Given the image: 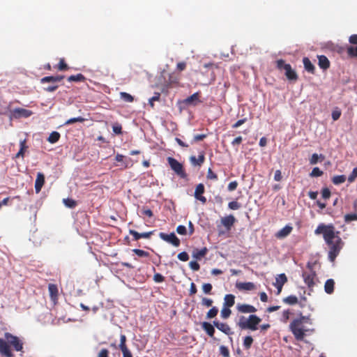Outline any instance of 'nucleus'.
<instances>
[{"label":"nucleus","mask_w":357,"mask_h":357,"mask_svg":"<svg viewBox=\"0 0 357 357\" xmlns=\"http://www.w3.org/2000/svg\"><path fill=\"white\" fill-rule=\"evenodd\" d=\"M314 234H323L324 239L329 247L328 259L331 261H334L343 245L341 238L337 235L339 231L335 233V227L332 225L320 224L314 230Z\"/></svg>","instance_id":"obj_1"},{"label":"nucleus","mask_w":357,"mask_h":357,"mask_svg":"<svg viewBox=\"0 0 357 357\" xmlns=\"http://www.w3.org/2000/svg\"><path fill=\"white\" fill-rule=\"evenodd\" d=\"M5 340L0 338V354L4 357H13V354L10 348L13 347L16 351H20L23 349V343L18 337L10 333H5Z\"/></svg>","instance_id":"obj_2"},{"label":"nucleus","mask_w":357,"mask_h":357,"mask_svg":"<svg viewBox=\"0 0 357 357\" xmlns=\"http://www.w3.org/2000/svg\"><path fill=\"white\" fill-rule=\"evenodd\" d=\"M304 317L294 319L289 324V330L297 341H303L307 332H313L314 329L305 328L303 326Z\"/></svg>","instance_id":"obj_3"},{"label":"nucleus","mask_w":357,"mask_h":357,"mask_svg":"<svg viewBox=\"0 0 357 357\" xmlns=\"http://www.w3.org/2000/svg\"><path fill=\"white\" fill-rule=\"evenodd\" d=\"M261 319L256 314H250L248 317L241 316L238 319V326L243 330H250L255 331L258 329Z\"/></svg>","instance_id":"obj_4"},{"label":"nucleus","mask_w":357,"mask_h":357,"mask_svg":"<svg viewBox=\"0 0 357 357\" xmlns=\"http://www.w3.org/2000/svg\"><path fill=\"white\" fill-rule=\"evenodd\" d=\"M168 163L171 167V169L174 171V172L181 176V178H185L186 174L183 169V166L181 163H180L177 160L172 157L167 158Z\"/></svg>","instance_id":"obj_5"},{"label":"nucleus","mask_w":357,"mask_h":357,"mask_svg":"<svg viewBox=\"0 0 357 357\" xmlns=\"http://www.w3.org/2000/svg\"><path fill=\"white\" fill-rule=\"evenodd\" d=\"M33 114L32 111L22 107L15 108L10 111L9 118L12 119H18L21 118H28Z\"/></svg>","instance_id":"obj_6"},{"label":"nucleus","mask_w":357,"mask_h":357,"mask_svg":"<svg viewBox=\"0 0 357 357\" xmlns=\"http://www.w3.org/2000/svg\"><path fill=\"white\" fill-rule=\"evenodd\" d=\"M307 267L310 269V272L304 271L302 274L304 282L307 284L310 291L315 284L314 279L316 278V273L312 270V266L308 264Z\"/></svg>","instance_id":"obj_7"},{"label":"nucleus","mask_w":357,"mask_h":357,"mask_svg":"<svg viewBox=\"0 0 357 357\" xmlns=\"http://www.w3.org/2000/svg\"><path fill=\"white\" fill-rule=\"evenodd\" d=\"M159 237L162 240L172 244L174 247H178L181 244L179 238L176 236V234L174 232H172L169 234L164 232H160L159 234Z\"/></svg>","instance_id":"obj_8"},{"label":"nucleus","mask_w":357,"mask_h":357,"mask_svg":"<svg viewBox=\"0 0 357 357\" xmlns=\"http://www.w3.org/2000/svg\"><path fill=\"white\" fill-rule=\"evenodd\" d=\"M202 101L200 100V93L199 92H196L182 100V103L186 106H197Z\"/></svg>","instance_id":"obj_9"},{"label":"nucleus","mask_w":357,"mask_h":357,"mask_svg":"<svg viewBox=\"0 0 357 357\" xmlns=\"http://www.w3.org/2000/svg\"><path fill=\"white\" fill-rule=\"evenodd\" d=\"M205 188L204 184L199 183L195 188V197L196 199L201 202L203 204H205L206 203V198L203 196V194L204 193Z\"/></svg>","instance_id":"obj_10"},{"label":"nucleus","mask_w":357,"mask_h":357,"mask_svg":"<svg viewBox=\"0 0 357 357\" xmlns=\"http://www.w3.org/2000/svg\"><path fill=\"white\" fill-rule=\"evenodd\" d=\"M236 310L238 312L243 314L255 313L257 310L255 306L245 303H238L236 305Z\"/></svg>","instance_id":"obj_11"},{"label":"nucleus","mask_w":357,"mask_h":357,"mask_svg":"<svg viewBox=\"0 0 357 357\" xmlns=\"http://www.w3.org/2000/svg\"><path fill=\"white\" fill-rule=\"evenodd\" d=\"M287 278L284 273H281L278 275V277L275 279V283L274 285L278 289L277 294H280L283 285L287 282Z\"/></svg>","instance_id":"obj_12"},{"label":"nucleus","mask_w":357,"mask_h":357,"mask_svg":"<svg viewBox=\"0 0 357 357\" xmlns=\"http://www.w3.org/2000/svg\"><path fill=\"white\" fill-rule=\"evenodd\" d=\"M213 326H215L218 330L222 331L226 335H231L233 332L231 331V328L227 324L222 323L218 321H213Z\"/></svg>","instance_id":"obj_13"},{"label":"nucleus","mask_w":357,"mask_h":357,"mask_svg":"<svg viewBox=\"0 0 357 357\" xmlns=\"http://www.w3.org/2000/svg\"><path fill=\"white\" fill-rule=\"evenodd\" d=\"M236 287L240 291H252L256 289V285L251 282H236Z\"/></svg>","instance_id":"obj_14"},{"label":"nucleus","mask_w":357,"mask_h":357,"mask_svg":"<svg viewBox=\"0 0 357 357\" xmlns=\"http://www.w3.org/2000/svg\"><path fill=\"white\" fill-rule=\"evenodd\" d=\"M45 183V176L43 173L38 172L37 174L36 179L35 181V190L36 193L40 192Z\"/></svg>","instance_id":"obj_15"},{"label":"nucleus","mask_w":357,"mask_h":357,"mask_svg":"<svg viewBox=\"0 0 357 357\" xmlns=\"http://www.w3.org/2000/svg\"><path fill=\"white\" fill-rule=\"evenodd\" d=\"M293 230V227L290 225H286L275 234V237L279 239L284 238L289 236Z\"/></svg>","instance_id":"obj_16"},{"label":"nucleus","mask_w":357,"mask_h":357,"mask_svg":"<svg viewBox=\"0 0 357 357\" xmlns=\"http://www.w3.org/2000/svg\"><path fill=\"white\" fill-rule=\"evenodd\" d=\"M236 222V218L234 215H229L225 216L221 219V222L227 228V230H229L231 227L234 225Z\"/></svg>","instance_id":"obj_17"},{"label":"nucleus","mask_w":357,"mask_h":357,"mask_svg":"<svg viewBox=\"0 0 357 357\" xmlns=\"http://www.w3.org/2000/svg\"><path fill=\"white\" fill-rule=\"evenodd\" d=\"M207 252H208V249L206 247H204L200 250L196 248L192 252V257H193V258L199 260L202 257H205L206 255L207 254Z\"/></svg>","instance_id":"obj_18"},{"label":"nucleus","mask_w":357,"mask_h":357,"mask_svg":"<svg viewBox=\"0 0 357 357\" xmlns=\"http://www.w3.org/2000/svg\"><path fill=\"white\" fill-rule=\"evenodd\" d=\"M190 160L193 165L201 166L205 160V156L204 152L200 153L197 158L195 155H192L190 158Z\"/></svg>","instance_id":"obj_19"},{"label":"nucleus","mask_w":357,"mask_h":357,"mask_svg":"<svg viewBox=\"0 0 357 357\" xmlns=\"http://www.w3.org/2000/svg\"><path fill=\"white\" fill-rule=\"evenodd\" d=\"M202 327L210 337H213L215 333V328L211 324L204 321L202 324Z\"/></svg>","instance_id":"obj_20"},{"label":"nucleus","mask_w":357,"mask_h":357,"mask_svg":"<svg viewBox=\"0 0 357 357\" xmlns=\"http://www.w3.org/2000/svg\"><path fill=\"white\" fill-rule=\"evenodd\" d=\"M335 282L333 279H328L324 284V291L328 294H331L334 291Z\"/></svg>","instance_id":"obj_21"},{"label":"nucleus","mask_w":357,"mask_h":357,"mask_svg":"<svg viewBox=\"0 0 357 357\" xmlns=\"http://www.w3.org/2000/svg\"><path fill=\"white\" fill-rule=\"evenodd\" d=\"M235 303V296L233 294H226L224 298L223 306L231 307Z\"/></svg>","instance_id":"obj_22"},{"label":"nucleus","mask_w":357,"mask_h":357,"mask_svg":"<svg viewBox=\"0 0 357 357\" xmlns=\"http://www.w3.org/2000/svg\"><path fill=\"white\" fill-rule=\"evenodd\" d=\"M347 180L345 175H336L332 178V182L335 185H340Z\"/></svg>","instance_id":"obj_23"},{"label":"nucleus","mask_w":357,"mask_h":357,"mask_svg":"<svg viewBox=\"0 0 357 357\" xmlns=\"http://www.w3.org/2000/svg\"><path fill=\"white\" fill-rule=\"evenodd\" d=\"M60 133L56 131H53L50 133L47 138V141L51 144H54L57 142L60 139Z\"/></svg>","instance_id":"obj_24"},{"label":"nucleus","mask_w":357,"mask_h":357,"mask_svg":"<svg viewBox=\"0 0 357 357\" xmlns=\"http://www.w3.org/2000/svg\"><path fill=\"white\" fill-rule=\"evenodd\" d=\"M48 290L50 292V295L52 298L54 299L58 296V288L57 286L54 284H50L48 286Z\"/></svg>","instance_id":"obj_25"},{"label":"nucleus","mask_w":357,"mask_h":357,"mask_svg":"<svg viewBox=\"0 0 357 357\" xmlns=\"http://www.w3.org/2000/svg\"><path fill=\"white\" fill-rule=\"evenodd\" d=\"M283 302L288 305H295L298 303V298L294 295H290L283 298Z\"/></svg>","instance_id":"obj_26"},{"label":"nucleus","mask_w":357,"mask_h":357,"mask_svg":"<svg viewBox=\"0 0 357 357\" xmlns=\"http://www.w3.org/2000/svg\"><path fill=\"white\" fill-rule=\"evenodd\" d=\"M253 341L254 340H253V338L252 336H250V335L245 336L243 339V345L244 348L246 350L250 349L253 343Z\"/></svg>","instance_id":"obj_27"},{"label":"nucleus","mask_w":357,"mask_h":357,"mask_svg":"<svg viewBox=\"0 0 357 357\" xmlns=\"http://www.w3.org/2000/svg\"><path fill=\"white\" fill-rule=\"evenodd\" d=\"M64 205L70 208H74L77 206V202L73 199L66 198L63 199Z\"/></svg>","instance_id":"obj_28"},{"label":"nucleus","mask_w":357,"mask_h":357,"mask_svg":"<svg viewBox=\"0 0 357 357\" xmlns=\"http://www.w3.org/2000/svg\"><path fill=\"white\" fill-rule=\"evenodd\" d=\"M344 220L347 223L357 221V213H347L344 216Z\"/></svg>","instance_id":"obj_29"},{"label":"nucleus","mask_w":357,"mask_h":357,"mask_svg":"<svg viewBox=\"0 0 357 357\" xmlns=\"http://www.w3.org/2000/svg\"><path fill=\"white\" fill-rule=\"evenodd\" d=\"M319 158L324 160V156L322 154L318 155L317 153H313L310 159V165L317 164Z\"/></svg>","instance_id":"obj_30"},{"label":"nucleus","mask_w":357,"mask_h":357,"mask_svg":"<svg viewBox=\"0 0 357 357\" xmlns=\"http://www.w3.org/2000/svg\"><path fill=\"white\" fill-rule=\"evenodd\" d=\"M121 98L126 102H132L134 100L133 96L126 92H121Z\"/></svg>","instance_id":"obj_31"},{"label":"nucleus","mask_w":357,"mask_h":357,"mask_svg":"<svg viewBox=\"0 0 357 357\" xmlns=\"http://www.w3.org/2000/svg\"><path fill=\"white\" fill-rule=\"evenodd\" d=\"M230 307H225L223 306L222 309L221 310V317L222 319H227L229 317V316L231 314V310L229 309Z\"/></svg>","instance_id":"obj_32"},{"label":"nucleus","mask_w":357,"mask_h":357,"mask_svg":"<svg viewBox=\"0 0 357 357\" xmlns=\"http://www.w3.org/2000/svg\"><path fill=\"white\" fill-rule=\"evenodd\" d=\"M357 178V167H354L351 172V173L349 175L347 178V181L349 183H351L355 181Z\"/></svg>","instance_id":"obj_33"},{"label":"nucleus","mask_w":357,"mask_h":357,"mask_svg":"<svg viewBox=\"0 0 357 357\" xmlns=\"http://www.w3.org/2000/svg\"><path fill=\"white\" fill-rule=\"evenodd\" d=\"M84 121H85V119L82 116L71 118L66 121L65 125H70V124H73V123H77V122L82 123Z\"/></svg>","instance_id":"obj_34"},{"label":"nucleus","mask_w":357,"mask_h":357,"mask_svg":"<svg viewBox=\"0 0 357 357\" xmlns=\"http://www.w3.org/2000/svg\"><path fill=\"white\" fill-rule=\"evenodd\" d=\"M218 313V309L216 307H213L211 309L208 310L206 314L207 319H212L215 317Z\"/></svg>","instance_id":"obj_35"},{"label":"nucleus","mask_w":357,"mask_h":357,"mask_svg":"<svg viewBox=\"0 0 357 357\" xmlns=\"http://www.w3.org/2000/svg\"><path fill=\"white\" fill-rule=\"evenodd\" d=\"M324 174L323 171H321L319 167H314L312 172L310 174L311 177H319L322 176Z\"/></svg>","instance_id":"obj_36"},{"label":"nucleus","mask_w":357,"mask_h":357,"mask_svg":"<svg viewBox=\"0 0 357 357\" xmlns=\"http://www.w3.org/2000/svg\"><path fill=\"white\" fill-rule=\"evenodd\" d=\"M132 252L136 254L137 256L141 257H149V253L146 251L140 249H134Z\"/></svg>","instance_id":"obj_37"},{"label":"nucleus","mask_w":357,"mask_h":357,"mask_svg":"<svg viewBox=\"0 0 357 357\" xmlns=\"http://www.w3.org/2000/svg\"><path fill=\"white\" fill-rule=\"evenodd\" d=\"M112 130L113 132L116 135H121L122 134V126L119 123H115L112 126Z\"/></svg>","instance_id":"obj_38"},{"label":"nucleus","mask_w":357,"mask_h":357,"mask_svg":"<svg viewBox=\"0 0 357 357\" xmlns=\"http://www.w3.org/2000/svg\"><path fill=\"white\" fill-rule=\"evenodd\" d=\"M331 115L333 120L337 121L340 119L341 116V110L339 108L336 107L335 109L333 110Z\"/></svg>","instance_id":"obj_39"},{"label":"nucleus","mask_w":357,"mask_h":357,"mask_svg":"<svg viewBox=\"0 0 357 357\" xmlns=\"http://www.w3.org/2000/svg\"><path fill=\"white\" fill-rule=\"evenodd\" d=\"M213 289L212 284L210 283H204L202 285V290L206 294H211Z\"/></svg>","instance_id":"obj_40"},{"label":"nucleus","mask_w":357,"mask_h":357,"mask_svg":"<svg viewBox=\"0 0 357 357\" xmlns=\"http://www.w3.org/2000/svg\"><path fill=\"white\" fill-rule=\"evenodd\" d=\"M220 354L223 357H229V351L228 348L224 345L220 347Z\"/></svg>","instance_id":"obj_41"},{"label":"nucleus","mask_w":357,"mask_h":357,"mask_svg":"<svg viewBox=\"0 0 357 357\" xmlns=\"http://www.w3.org/2000/svg\"><path fill=\"white\" fill-rule=\"evenodd\" d=\"M228 207L231 210H237L241 208V204L236 201L230 202L228 204Z\"/></svg>","instance_id":"obj_42"},{"label":"nucleus","mask_w":357,"mask_h":357,"mask_svg":"<svg viewBox=\"0 0 357 357\" xmlns=\"http://www.w3.org/2000/svg\"><path fill=\"white\" fill-rule=\"evenodd\" d=\"M206 177L208 179H210V180H214V181L218 180L217 174L215 173H214L211 168H209L208 169Z\"/></svg>","instance_id":"obj_43"},{"label":"nucleus","mask_w":357,"mask_h":357,"mask_svg":"<svg viewBox=\"0 0 357 357\" xmlns=\"http://www.w3.org/2000/svg\"><path fill=\"white\" fill-rule=\"evenodd\" d=\"M177 257L179 260L182 261H187L189 259V255L186 252H180L177 255Z\"/></svg>","instance_id":"obj_44"},{"label":"nucleus","mask_w":357,"mask_h":357,"mask_svg":"<svg viewBox=\"0 0 357 357\" xmlns=\"http://www.w3.org/2000/svg\"><path fill=\"white\" fill-rule=\"evenodd\" d=\"M160 94L159 93H155V95L149 99V105L153 108L154 107V101H158L160 99Z\"/></svg>","instance_id":"obj_45"},{"label":"nucleus","mask_w":357,"mask_h":357,"mask_svg":"<svg viewBox=\"0 0 357 357\" xmlns=\"http://www.w3.org/2000/svg\"><path fill=\"white\" fill-rule=\"evenodd\" d=\"M321 196L324 199H328L331 197V191L328 188H325L321 190Z\"/></svg>","instance_id":"obj_46"},{"label":"nucleus","mask_w":357,"mask_h":357,"mask_svg":"<svg viewBox=\"0 0 357 357\" xmlns=\"http://www.w3.org/2000/svg\"><path fill=\"white\" fill-rule=\"evenodd\" d=\"M213 301L211 298H203L202 299V305L206 307H211L213 304Z\"/></svg>","instance_id":"obj_47"},{"label":"nucleus","mask_w":357,"mask_h":357,"mask_svg":"<svg viewBox=\"0 0 357 357\" xmlns=\"http://www.w3.org/2000/svg\"><path fill=\"white\" fill-rule=\"evenodd\" d=\"M153 280L158 283L162 282L165 281V277L160 273H158L153 275Z\"/></svg>","instance_id":"obj_48"},{"label":"nucleus","mask_w":357,"mask_h":357,"mask_svg":"<svg viewBox=\"0 0 357 357\" xmlns=\"http://www.w3.org/2000/svg\"><path fill=\"white\" fill-rule=\"evenodd\" d=\"M176 232L180 235H185L187 234L186 227L184 225H178L176 228Z\"/></svg>","instance_id":"obj_49"},{"label":"nucleus","mask_w":357,"mask_h":357,"mask_svg":"<svg viewBox=\"0 0 357 357\" xmlns=\"http://www.w3.org/2000/svg\"><path fill=\"white\" fill-rule=\"evenodd\" d=\"M189 266L190 267V268L195 271H197L199 270L200 268V266L199 264L195 261H192L189 263Z\"/></svg>","instance_id":"obj_50"},{"label":"nucleus","mask_w":357,"mask_h":357,"mask_svg":"<svg viewBox=\"0 0 357 357\" xmlns=\"http://www.w3.org/2000/svg\"><path fill=\"white\" fill-rule=\"evenodd\" d=\"M129 234L132 236V237H133L132 240L133 241H138L139 239H140V233L136 231L135 230L130 229L129 230Z\"/></svg>","instance_id":"obj_51"},{"label":"nucleus","mask_w":357,"mask_h":357,"mask_svg":"<svg viewBox=\"0 0 357 357\" xmlns=\"http://www.w3.org/2000/svg\"><path fill=\"white\" fill-rule=\"evenodd\" d=\"M123 353V357H132V355L128 347L120 348Z\"/></svg>","instance_id":"obj_52"},{"label":"nucleus","mask_w":357,"mask_h":357,"mask_svg":"<svg viewBox=\"0 0 357 357\" xmlns=\"http://www.w3.org/2000/svg\"><path fill=\"white\" fill-rule=\"evenodd\" d=\"M238 183L236 181H231L229 183L227 188L229 191H234L236 189Z\"/></svg>","instance_id":"obj_53"},{"label":"nucleus","mask_w":357,"mask_h":357,"mask_svg":"<svg viewBox=\"0 0 357 357\" xmlns=\"http://www.w3.org/2000/svg\"><path fill=\"white\" fill-rule=\"evenodd\" d=\"M246 121H247L246 118L240 119V120L237 121L234 124L232 125V128H237L239 126H241V125H243L244 123H245Z\"/></svg>","instance_id":"obj_54"},{"label":"nucleus","mask_w":357,"mask_h":357,"mask_svg":"<svg viewBox=\"0 0 357 357\" xmlns=\"http://www.w3.org/2000/svg\"><path fill=\"white\" fill-rule=\"evenodd\" d=\"M98 357H109V351L107 349H102L98 353Z\"/></svg>","instance_id":"obj_55"},{"label":"nucleus","mask_w":357,"mask_h":357,"mask_svg":"<svg viewBox=\"0 0 357 357\" xmlns=\"http://www.w3.org/2000/svg\"><path fill=\"white\" fill-rule=\"evenodd\" d=\"M126 337L125 335H121L120 337V344L119 348L126 347Z\"/></svg>","instance_id":"obj_56"},{"label":"nucleus","mask_w":357,"mask_h":357,"mask_svg":"<svg viewBox=\"0 0 357 357\" xmlns=\"http://www.w3.org/2000/svg\"><path fill=\"white\" fill-rule=\"evenodd\" d=\"M153 231L140 233V238H150L153 234Z\"/></svg>","instance_id":"obj_57"},{"label":"nucleus","mask_w":357,"mask_h":357,"mask_svg":"<svg viewBox=\"0 0 357 357\" xmlns=\"http://www.w3.org/2000/svg\"><path fill=\"white\" fill-rule=\"evenodd\" d=\"M243 141V138L241 136H238L237 137H236L232 142H231V145L232 146H237V145H239L240 144H241Z\"/></svg>","instance_id":"obj_58"},{"label":"nucleus","mask_w":357,"mask_h":357,"mask_svg":"<svg viewBox=\"0 0 357 357\" xmlns=\"http://www.w3.org/2000/svg\"><path fill=\"white\" fill-rule=\"evenodd\" d=\"M206 137V134L196 135L194 136V141L195 142L202 141L204 139H205Z\"/></svg>","instance_id":"obj_59"},{"label":"nucleus","mask_w":357,"mask_h":357,"mask_svg":"<svg viewBox=\"0 0 357 357\" xmlns=\"http://www.w3.org/2000/svg\"><path fill=\"white\" fill-rule=\"evenodd\" d=\"M290 312L289 310H284L282 312V319L284 322H287V320L289 319Z\"/></svg>","instance_id":"obj_60"},{"label":"nucleus","mask_w":357,"mask_h":357,"mask_svg":"<svg viewBox=\"0 0 357 357\" xmlns=\"http://www.w3.org/2000/svg\"><path fill=\"white\" fill-rule=\"evenodd\" d=\"M282 174L280 170H276L274 175V179L276 181H280L282 180Z\"/></svg>","instance_id":"obj_61"},{"label":"nucleus","mask_w":357,"mask_h":357,"mask_svg":"<svg viewBox=\"0 0 357 357\" xmlns=\"http://www.w3.org/2000/svg\"><path fill=\"white\" fill-rule=\"evenodd\" d=\"M197 291L196 285L195 283L192 282L190 284V295L195 294Z\"/></svg>","instance_id":"obj_62"},{"label":"nucleus","mask_w":357,"mask_h":357,"mask_svg":"<svg viewBox=\"0 0 357 357\" xmlns=\"http://www.w3.org/2000/svg\"><path fill=\"white\" fill-rule=\"evenodd\" d=\"M143 214L149 218H151L153 215L152 211L149 208L144 209Z\"/></svg>","instance_id":"obj_63"},{"label":"nucleus","mask_w":357,"mask_h":357,"mask_svg":"<svg viewBox=\"0 0 357 357\" xmlns=\"http://www.w3.org/2000/svg\"><path fill=\"white\" fill-rule=\"evenodd\" d=\"M260 300L262 302H267L268 301V296L265 292H261L259 294Z\"/></svg>","instance_id":"obj_64"}]
</instances>
